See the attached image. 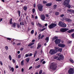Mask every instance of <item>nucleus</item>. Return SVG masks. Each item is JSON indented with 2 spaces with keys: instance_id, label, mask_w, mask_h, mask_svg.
<instances>
[{
  "instance_id": "9",
  "label": "nucleus",
  "mask_w": 74,
  "mask_h": 74,
  "mask_svg": "<svg viewBox=\"0 0 74 74\" xmlns=\"http://www.w3.org/2000/svg\"><path fill=\"white\" fill-rule=\"evenodd\" d=\"M57 55H58V56H59L60 60V59H63V56L62 55L60 54V53H57Z\"/></svg>"
},
{
  "instance_id": "23",
  "label": "nucleus",
  "mask_w": 74,
  "mask_h": 74,
  "mask_svg": "<svg viewBox=\"0 0 74 74\" xmlns=\"http://www.w3.org/2000/svg\"><path fill=\"white\" fill-rule=\"evenodd\" d=\"M34 44V43H31L29 44L28 45V47H30V46H31V45H33V44Z\"/></svg>"
},
{
  "instance_id": "19",
  "label": "nucleus",
  "mask_w": 74,
  "mask_h": 74,
  "mask_svg": "<svg viewBox=\"0 0 74 74\" xmlns=\"http://www.w3.org/2000/svg\"><path fill=\"white\" fill-rule=\"evenodd\" d=\"M58 58V56H55L54 57V58L55 59H57V60H60V58L59 57Z\"/></svg>"
},
{
  "instance_id": "41",
  "label": "nucleus",
  "mask_w": 74,
  "mask_h": 74,
  "mask_svg": "<svg viewBox=\"0 0 74 74\" xmlns=\"http://www.w3.org/2000/svg\"><path fill=\"white\" fill-rule=\"evenodd\" d=\"M7 40H11V39H12L11 38H7Z\"/></svg>"
},
{
  "instance_id": "22",
  "label": "nucleus",
  "mask_w": 74,
  "mask_h": 74,
  "mask_svg": "<svg viewBox=\"0 0 74 74\" xmlns=\"http://www.w3.org/2000/svg\"><path fill=\"white\" fill-rule=\"evenodd\" d=\"M24 60H23L21 62V64L22 66H23L24 65Z\"/></svg>"
},
{
  "instance_id": "35",
  "label": "nucleus",
  "mask_w": 74,
  "mask_h": 74,
  "mask_svg": "<svg viewBox=\"0 0 74 74\" xmlns=\"http://www.w3.org/2000/svg\"><path fill=\"white\" fill-rule=\"evenodd\" d=\"M29 54H26L25 55V56L26 58H27V57H29Z\"/></svg>"
},
{
  "instance_id": "24",
  "label": "nucleus",
  "mask_w": 74,
  "mask_h": 74,
  "mask_svg": "<svg viewBox=\"0 0 74 74\" xmlns=\"http://www.w3.org/2000/svg\"><path fill=\"white\" fill-rule=\"evenodd\" d=\"M57 51H59V52H61L62 51V49H59Z\"/></svg>"
},
{
  "instance_id": "59",
  "label": "nucleus",
  "mask_w": 74,
  "mask_h": 74,
  "mask_svg": "<svg viewBox=\"0 0 74 74\" xmlns=\"http://www.w3.org/2000/svg\"><path fill=\"white\" fill-rule=\"evenodd\" d=\"M57 1H62V0H56Z\"/></svg>"
},
{
  "instance_id": "43",
  "label": "nucleus",
  "mask_w": 74,
  "mask_h": 74,
  "mask_svg": "<svg viewBox=\"0 0 74 74\" xmlns=\"http://www.w3.org/2000/svg\"><path fill=\"white\" fill-rule=\"evenodd\" d=\"M41 47V45H38V47H37V49H38V48H40Z\"/></svg>"
},
{
  "instance_id": "61",
  "label": "nucleus",
  "mask_w": 74,
  "mask_h": 74,
  "mask_svg": "<svg viewBox=\"0 0 74 74\" xmlns=\"http://www.w3.org/2000/svg\"><path fill=\"white\" fill-rule=\"evenodd\" d=\"M24 70V69H23V68H22L21 69V71H22V72H23V71Z\"/></svg>"
},
{
  "instance_id": "37",
  "label": "nucleus",
  "mask_w": 74,
  "mask_h": 74,
  "mask_svg": "<svg viewBox=\"0 0 74 74\" xmlns=\"http://www.w3.org/2000/svg\"><path fill=\"white\" fill-rule=\"evenodd\" d=\"M58 37H55L53 38V40H57L58 39Z\"/></svg>"
},
{
  "instance_id": "29",
  "label": "nucleus",
  "mask_w": 74,
  "mask_h": 74,
  "mask_svg": "<svg viewBox=\"0 0 74 74\" xmlns=\"http://www.w3.org/2000/svg\"><path fill=\"white\" fill-rule=\"evenodd\" d=\"M9 58L10 60H12V58L11 57V56L10 55L9 56Z\"/></svg>"
},
{
  "instance_id": "60",
  "label": "nucleus",
  "mask_w": 74,
  "mask_h": 74,
  "mask_svg": "<svg viewBox=\"0 0 74 74\" xmlns=\"http://www.w3.org/2000/svg\"><path fill=\"white\" fill-rule=\"evenodd\" d=\"M42 63V64H45V61H43Z\"/></svg>"
},
{
  "instance_id": "33",
  "label": "nucleus",
  "mask_w": 74,
  "mask_h": 74,
  "mask_svg": "<svg viewBox=\"0 0 74 74\" xmlns=\"http://www.w3.org/2000/svg\"><path fill=\"white\" fill-rule=\"evenodd\" d=\"M45 29H46V28H45L40 30V31L41 32H42V31H44V30H45Z\"/></svg>"
},
{
  "instance_id": "4",
  "label": "nucleus",
  "mask_w": 74,
  "mask_h": 74,
  "mask_svg": "<svg viewBox=\"0 0 74 74\" xmlns=\"http://www.w3.org/2000/svg\"><path fill=\"white\" fill-rule=\"evenodd\" d=\"M56 53H57V51L54 49H51L49 52V53H50V55H53V54H55Z\"/></svg>"
},
{
  "instance_id": "16",
  "label": "nucleus",
  "mask_w": 74,
  "mask_h": 74,
  "mask_svg": "<svg viewBox=\"0 0 74 74\" xmlns=\"http://www.w3.org/2000/svg\"><path fill=\"white\" fill-rule=\"evenodd\" d=\"M65 20L66 21H67L68 22H71V21H72L71 20L67 18H66L65 19Z\"/></svg>"
},
{
  "instance_id": "54",
  "label": "nucleus",
  "mask_w": 74,
  "mask_h": 74,
  "mask_svg": "<svg viewBox=\"0 0 74 74\" xmlns=\"http://www.w3.org/2000/svg\"><path fill=\"white\" fill-rule=\"evenodd\" d=\"M32 53H30L29 55V56H32Z\"/></svg>"
},
{
  "instance_id": "55",
  "label": "nucleus",
  "mask_w": 74,
  "mask_h": 74,
  "mask_svg": "<svg viewBox=\"0 0 74 74\" xmlns=\"http://www.w3.org/2000/svg\"><path fill=\"white\" fill-rule=\"evenodd\" d=\"M44 37V35H42V36L41 38V39H42V38H43Z\"/></svg>"
},
{
  "instance_id": "58",
  "label": "nucleus",
  "mask_w": 74,
  "mask_h": 74,
  "mask_svg": "<svg viewBox=\"0 0 74 74\" xmlns=\"http://www.w3.org/2000/svg\"><path fill=\"white\" fill-rule=\"evenodd\" d=\"M18 13L19 15H20V14H21V12H20V11H18Z\"/></svg>"
},
{
  "instance_id": "50",
  "label": "nucleus",
  "mask_w": 74,
  "mask_h": 74,
  "mask_svg": "<svg viewBox=\"0 0 74 74\" xmlns=\"http://www.w3.org/2000/svg\"><path fill=\"white\" fill-rule=\"evenodd\" d=\"M72 37L74 38V33L72 34Z\"/></svg>"
},
{
  "instance_id": "40",
  "label": "nucleus",
  "mask_w": 74,
  "mask_h": 74,
  "mask_svg": "<svg viewBox=\"0 0 74 74\" xmlns=\"http://www.w3.org/2000/svg\"><path fill=\"white\" fill-rule=\"evenodd\" d=\"M47 1H44L43 2V4H47Z\"/></svg>"
},
{
  "instance_id": "13",
  "label": "nucleus",
  "mask_w": 74,
  "mask_h": 74,
  "mask_svg": "<svg viewBox=\"0 0 74 74\" xmlns=\"http://www.w3.org/2000/svg\"><path fill=\"white\" fill-rule=\"evenodd\" d=\"M58 47H61V48H63L65 47V45L63 44H60L58 45Z\"/></svg>"
},
{
  "instance_id": "28",
  "label": "nucleus",
  "mask_w": 74,
  "mask_h": 74,
  "mask_svg": "<svg viewBox=\"0 0 74 74\" xmlns=\"http://www.w3.org/2000/svg\"><path fill=\"white\" fill-rule=\"evenodd\" d=\"M12 18H10V24H12Z\"/></svg>"
},
{
  "instance_id": "53",
  "label": "nucleus",
  "mask_w": 74,
  "mask_h": 74,
  "mask_svg": "<svg viewBox=\"0 0 74 74\" xmlns=\"http://www.w3.org/2000/svg\"><path fill=\"white\" fill-rule=\"evenodd\" d=\"M46 17H49V15H48V14H46Z\"/></svg>"
},
{
  "instance_id": "11",
  "label": "nucleus",
  "mask_w": 74,
  "mask_h": 74,
  "mask_svg": "<svg viewBox=\"0 0 74 74\" xmlns=\"http://www.w3.org/2000/svg\"><path fill=\"white\" fill-rule=\"evenodd\" d=\"M40 17H41V20H42V21H45V16H44V14L41 15L40 16Z\"/></svg>"
},
{
  "instance_id": "14",
  "label": "nucleus",
  "mask_w": 74,
  "mask_h": 74,
  "mask_svg": "<svg viewBox=\"0 0 74 74\" xmlns=\"http://www.w3.org/2000/svg\"><path fill=\"white\" fill-rule=\"evenodd\" d=\"M9 69L10 71H12V72H13L14 71V69L13 67H11L10 66L9 67Z\"/></svg>"
},
{
  "instance_id": "7",
  "label": "nucleus",
  "mask_w": 74,
  "mask_h": 74,
  "mask_svg": "<svg viewBox=\"0 0 74 74\" xmlns=\"http://www.w3.org/2000/svg\"><path fill=\"white\" fill-rule=\"evenodd\" d=\"M38 10L40 11H42V6L41 5H38Z\"/></svg>"
},
{
  "instance_id": "17",
  "label": "nucleus",
  "mask_w": 74,
  "mask_h": 74,
  "mask_svg": "<svg viewBox=\"0 0 74 74\" xmlns=\"http://www.w3.org/2000/svg\"><path fill=\"white\" fill-rule=\"evenodd\" d=\"M46 6H47V7H50V6H51L52 5V3H48L46 5Z\"/></svg>"
},
{
  "instance_id": "56",
  "label": "nucleus",
  "mask_w": 74,
  "mask_h": 74,
  "mask_svg": "<svg viewBox=\"0 0 74 74\" xmlns=\"http://www.w3.org/2000/svg\"><path fill=\"white\" fill-rule=\"evenodd\" d=\"M17 45H21V43H18L17 44Z\"/></svg>"
},
{
  "instance_id": "48",
  "label": "nucleus",
  "mask_w": 74,
  "mask_h": 74,
  "mask_svg": "<svg viewBox=\"0 0 74 74\" xmlns=\"http://www.w3.org/2000/svg\"><path fill=\"white\" fill-rule=\"evenodd\" d=\"M0 64L1 66L3 65V63H2V62L1 61H0Z\"/></svg>"
},
{
  "instance_id": "47",
  "label": "nucleus",
  "mask_w": 74,
  "mask_h": 74,
  "mask_svg": "<svg viewBox=\"0 0 74 74\" xmlns=\"http://www.w3.org/2000/svg\"><path fill=\"white\" fill-rule=\"evenodd\" d=\"M12 62H13V63H15V60L13 59L12 60Z\"/></svg>"
},
{
  "instance_id": "42",
  "label": "nucleus",
  "mask_w": 74,
  "mask_h": 74,
  "mask_svg": "<svg viewBox=\"0 0 74 74\" xmlns=\"http://www.w3.org/2000/svg\"><path fill=\"white\" fill-rule=\"evenodd\" d=\"M57 6L56 5H54L53 6L54 8L55 9L56 8Z\"/></svg>"
},
{
  "instance_id": "6",
  "label": "nucleus",
  "mask_w": 74,
  "mask_h": 74,
  "mask_svg": "<svg viewBox=\"0 0 74 74\" xmlns=\"http://www.w3.org/2000/svg\"><path fill=\"white\" fill-rule=\"evenodd\" d=\"M56 26V24L52 23L49 25V27L50 29H52V28H53L54 27H55Z\"/></svg>"
},
{
  "instance_id": "46",
  "label": "nucleus",
  "mask_w": 74,
  "mask_h": 74,
  "mask_svg": "<svg viewBox=\"0 0 74 74\" xmlns=\"http://www.w3.org/2000/svg\"><path fill=\"white\" fill-rule=\"evenodd\" d=\"M32 68H33V67L32 66H30L29 68V70H31Z\"/></svg>"
},
{
  "instance_id": "5",
  "label": "nucleus",
  "mask_w": 74,
  "mask_h": 74,
  "mask_svg": "<svg viewBox=\"0 0 74 74\" xmlns=\"http://www.w3.org/2000/svg\"><path fill=\"white\" fill-rule=\"evenodd\" d=\"M68 73L69 74H74V71L73 68H70L68 71Z\"/></svg>"
},
{
  "instance_id": "52",
  "label": "nucleus",
  "mask_w": 74,
  "mask_h": 74,
  "mask_svg": "<svg viewBox=\"0 0 74 74\" xmlns=\"http://www.w3.org/2000/svg\"><path fill=\"white\" fill-rule=\"evenodd\" d=\"M21 57V55H19L18 56V58H20Z\"/></svg>"
},
{
  "instance_id": "44",
  "label": "nucleus",
  "mask_w": 74,
  "mask_h": 74,
  "mask_svg": "<svg viewBox=\"0 0 74 74\" xmlns=\"http://www.w3.org/2000/svg\"><path fill=\"white\" fill-rule=\"evenodd\" d=\"M59 12H56L55 13V15H58L59 14Z\"/></svg>"
},
{
  "instance_id": "32",
  "label": "nucleus",
  "mask_w": 74,
  "mask_h": 74,
  "mask_svg": "<svg viewBox=\"0 0 74 74\" xmlns=\"http://www.w3.org/2000/svg\"><path fill=\"white\" fill-rule=\"evenodd\" d=\"M68 11H70V12H71L74 13V10H68Z\"/></svg>"
},
{
  "instance_id": "3",
  "label": "nucleus",
  "mask_w": 74,
  "mask_h": 74,
  "mask_svg": "<svg viewBox=\"0 0 74 74\" xmlns=\"http://www.w3.org/2000/svg\"><path fill=\"white\" fill-rule=\"evenodd\" d=\"M58 25L62 27H66V24L61 21L59 22Z\"/></svg>"
},
{
  "instance_id": "34",
  "label": "nucleus",
  "mask_w": 74,
  "mask_h": 74,
  "mask_svg": "<svg viewBox=\"0 0 74 74\" xmlns=\"http://www.w3.org/2000/svg\"><path fill=\"white\" fill-rule=\"evenodd\" d=\"M42 70H40L39 71V74H42Z\"/></svg>"
},
{
  "instance_id": "64",
  "label": "nucleus",
  "mask_w": 74,
  "mask_h": 74,
  "mask_svg": "<svg viewBox=\"0 0 74 74\" xmlns=\"http://www.w3.org/2000/svg\"><path fill=\"white\" fill-rule=\"evenodd\" d=\"M41 34H39L38 36V37H39L40 38V37H41Z\"/></svg>"
},
{
  "instance_id": "38",
  "label": "nucleus",
  "mask_w": 74,
  "mask_h": 74,
  "mask_svg": "<svg viewBox=\"0 0 74 74\" xmlns=\"http://www.w3.org/2000/svg\"><path fill=\"white\" fill-rule=\"evenodd\" d=\"M31 34H33V33H34V30H32L31 31Z\"/></svg>"
},
{
  "instance_id": "27",
  "label": "nucleus",
  "mask_w": 74,
  "mask_h": 74,
  "mask_svg": "<svg viewBox=\"0 0 74 74\" xmlns=\"http://www.w3.org/2000/svg\"><path fill=\"white\" fill-rule=\"evenodd\" d=\"M27 7L26 6H24L23 8V9L25 11H26L27 10Z\"/></svg>"
},
{
  "instance_id": "21",
  "label": "nucleus",
  "mask_w": 74,
  "mask_h": 74,
  "mask_svg": "<svg viewBox=\"0 0 74 74\" xmlns=\"http://www.w3.org/2000/svg\"><path fill=\"white\" fill-rule=\"evenodd\" d=\"M37 25L38 26H39V27H42V25H41L39 23H36Z\"/></svg>"
},
{
  "instance_id": "2",
  "label": "nucleus",
  "mask_w": 74,
  "mask_h": 74,
  "mask_svg": "<svg viewBox=\"0 0 74 74\" xmlns=\"http://www.w3.org/2000/svg\"><path fill=\"white\" fill-rule=\"evenodd\" d=\"M56 67V65L54 63H51V64L50 66L49 67V69H52L53 70H55Z\"/></svg>"
},
{
  "instance_id": "20",
  "label": "nucleus",
  "mask_w": 74,
  "mask_h": 74,
  "mask_svg": "<svg viewBox=\"0 0 74 74\" xmlns=\"http://www.w3.org/2000/svg\"><path fill=\"white\" fill-rule=\"evenodd\" d=\"M26 61H27V62H29V61L30 60V58H27L26 59Z\"/></svg>"
},
{
  "instance_id": "31",
  "label": "nucleus",
  "mask_w": 74,
  "mask_h": 74,
  "mask_svg": "<svg viewBox=\"0 0 74 74\" xmlns=\"http://www.w3.org/2000/svg\"><path fill=\"white\" fill-rule=\"evenodd\" d=\"M5 49H6V51H7V50L8 49V46H6L5 47Z\"/></svg>"
},
{
  "instance_id": "1",
  "label": "nucleus",
  "mask_w": 74,
  "mask_h": 74,
  "mask_svg": "<svg viewBox=\"0 0 74 74\" xmlns=\"http://www.w3.org/2000/svg\"><path fill=\"white\" fill-rule=\"evenodd\" d=\"M69 3H70V0H65L63 2V4L64 5H66V7H67L69 8H70L71 6L69 4Z\"/></svg>"
},
{
  "instance_id": "30",
  "label": "nucleus",
  "mask_w": 74,
  "mask_h": 74,
  "mask_svg": "<svg viewBox=\"0 0 74 74\" xmlns=\"http://www.w3.org/2000/svg\"><path fill=\"white\" fill-rule=\"evenodd\" d=\"M69 60L71 63H74V61H73V60L72 59H70Z\"/></svg>"
},
{
  "instance_id": "49",
  "label": "nucleus",
  "mask_w": 74,
  "mask_h": 74,
  "mask_svg": "<svg viewBox=\"0 0 74 74\" xmlns=\"http://www.w3.org/2000/svg\"><path fill=\"white\" fill-rule=\"evenodd\" d=\"M39 58H38L35 61H38V60H39Z\"/></svg>"
},
{
  "instance_id": "36",
  "label": "nucleus",
  "mask_w": 74,
  "mask_h": 74,
  "mask_svg": "<svg viewBox=\"0 0 74 74\" xmlns=\"http://www.w3.org/2000/svg\"><path fill=\"white\" fill-rule=\"evenodd\" d=\"M40 66H41V65H39L38 66H36V68H38H38H40Z\"/></svg>"
},
{
  "instance_id": "26",
  "label": "nucleus",
  "mask_w": 74,
  "mask_h": 74,
  "mask_svg": "<svg viewBox=\"0 0 74 74\" xmlns=\"http://www.w3.org/2000/svg\"><path fill=\"white\" fill-rule=\"evenodd\" d=\"M47 41L46 42H48L49 40V38L47 37L45 39Z\"/></svg>"
},
{
  "instance_id": "57",
  "label": "nucleus",
  "mask_w": 74,
  "mask_h": 74,
  "mask_svg": "<svg viewBox=\"0 0 74 74\" xmlns=\"http://www.w3.org/2000/svg\"><path fill=\"white\" fill-rule=\"evenodd\" d=\"M34 5V7H36V4H35V3H34V5Z\"/></svg>"
},
{
  "instance_id": "12",
  "label": "nucleus",
  "mask_w": 74,
  "mask_h": 74,
  "mask_svg": "<svg viewBox=\"0 0 74 74\" xmlns=\"http://www.w3.org/2000/svg\"><path fill=\"white\" fill-rule=\"evenodd\" d=\"M54 41L56 44H59V43H60V40L59 39L56 40H55Z\"/></svg>"
},
{
  "instance_id": "15",
  "label": "nucleus",
  "mask_w": 74,
  "mask_h": 74,
  "mask_svg": "<svg viewBox=\"0 0 74 74\" xmlns=\"http://www.w3.org/2000/svg\"><path fill=\"white\" fill-rule=\"evenodd\" d=\"M74 31V29H71V30H69L67 31L68 33H71V32H73Z\"/></svg>"
},
{
  "instance_id": "39",
  "label": "nucleus",
  "mask_w": 74,
  "mask_h": 74,
  "mask_svg": "<svg viewBox=\"0 0 74 74\" xmlns=\"http://www.w3.org/2000/svg\"><path fill=\"white\" fill-rule=\"evenodd\" d=\"M16 25L18 28H19V27H20V26H19V24L17 23Z\"/></svg>"
},
{
  "instance_id": "51",
  "label": "nucleus",
  "mask_w": 74,
  "mask_h": 74,
  "mask_svg": "<svg viewBox=\"0 0 74 74\" xmlns=\"http://www.w3.org/2000/svg\"><path fill=\"white\" fill-rule=\"evenodd\" d=\"M23 48H21L20 49V51H23Z\"/></svg>"
},
{
  "instance_id": "18",
  "label": "nucleus",
  "mask_w": 74,
  "mask_h": 74,
  "mask_svg": "<svg viewBox=\"0 0 74 74\" xmlns=\"http://www.w3.org/2000/svg\"><path fill=\"white\" fill-rule=\"evenodd\" d=\"M17 24V23H14L13 24V25H12V26L13 27L15 28L16 27V25Z\"/></svg>"
},
{
  "instance_id": "63",
  "label": "nucleus",
  "mask_w": 74,
  "mask_h": 74,
  "mask_svg": "<svg viewBox=\"0 0 74 74\" xmlns=\"http://www.w3.org/2000/svg\"><path fill=\"white\" fill-rule=\"evenodd\" d=\"M17 53L19 54V53H20V51H18L17 52Z\"/></svg>"
},
{
  "instance_id": "62",
  "label": "nucleus",
  "mask_w": 74,
  "mask_h": 74,
  "mask_svg": "<svg viewBox=\"0 0 74 74\" xmlns=\"http://www.w3.org/2000/svg\"><path fill=\"white\" fill-rule=\"evenodd\" d=\"M61 17H63V16H64V14H62L61 15Z\"/></svg>"
},
{
  "instance_id": "25",
  "label": "nucleus",
  "mask_w": 74,
  "mask_h": 74,
  "mask_svg": "<svg viewBox=\"0 0 74 74\" xmlns=\"http://www.w3.org/2000/svg\"><path fill=\"white\" fill-rule=\"evenodd\" d=\"M54 48L55 49V51H57V52L58 51V49H59V47H54Z\"/></svg>"
},
{
  "instance_id": "10",
  "label": "nucleus",
  "mask_w": 74,
  "mask_h": 74,
  "mask_svg": "<svg viewBox=\"0 0 74 74\" xmlns=\"http://www.w3.org/2000/svg\"><path fill=\"white\" fill-rule=\"evenodd\" d=\"M68 30H69V29L68 28H62L60 29V31L62 32H64L67 31Z\"/></svg>"
},
{
  "instance_id": "45",
  "label": "nucleus",
  "mask_w": 74,
  "mask_h": 74,
  "mask_svg": "<svg viewBox=\"0 0 74 74\" xmlns=\"http://www.w3.org/2000/svg\"><path fill=\"white\" fill-rule=\"evenodd\" d=\"M32 12L33 13H34V12H35V9H32Z\"/></svg>"
},
{
  "instance_id": "8",
  "label": "nucleus",
  "mask_w": 74,
  "mask_h": 74,
  "mask_svg": "<svg viewBox=\"0 0 74 74\" xmlns=\"http://www.w3.org/2000/svg\"><path fill=\"white\" fill-rule=\"evenodd\" d=\"M57 55H58V56H59L60 60V59H63V56L62 55L60 54V53H57Z\"/></svg>"
}]
</instances>
